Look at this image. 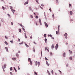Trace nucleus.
<instances>
[{"mask_svg":"<svg viewBox=\"0 0 75 75\" xmlns=\"http://www.w3.org/2000/svg\"><path fill=\"white\" fill-rule=\"evenodd\" d=\"M38 67H40V62H38Z\"/></svg>","mask_w":75,"mask_h":75,"instance_id":"25","label":"nucleus"},{"mask_svg":"<svg viewBox=\"0 0 75 75\" xmlns=\"http://www.w3.org/2000/svg\"><path fill=\"white\" fill-rule=\"evenodd\" d=\"M36 18H38V16H36Z\"/></svg>","mask_w":75,"mask_h":75,"instance_id":"59","label":"nucleus"},{"mask_svg":"<svg viewBox=\"0 0 75 75\" xmlns=\"http://www.w3.org/2000/svg\"><path fill=\"white\" fill-rule=\"evenodd\" d=\"M38 64V62L37 61H36L35 62V65L36 66H37Z\"/></svg>","mask_w":75,"mask_h":75,"instance_id":"14","label":"nucleus"},{"mask_svg":"<svg viewBox=\"0 0 75 75\" xmlns=\"http://www.w3.org/2000/svg\"><path fill=\"white\" fill-rule=\"evenodd\" d=\"M46 64L47 65H48V66H49V65H50V64H48V62H47V61L46 62Z\"/></svg>","mask_w":75,"mask_h":75,"instance_id":"6","label":"nucleus"},{"mask_svg":"<svg viewBox=\"0 0 75 75\" xmlns=\"http://www.w3.org/2000/svg\"><path fill=\"white\" fill-rule=\"evenodd\" d=\"M69 51L70 52V54H72V51H71L70 50H69Z\"/></svg>","mask_w":75,"mask_h":75,"instance_id":"28","label":"nucleus"},{"mask_svg":"<svg viewBox=\"0 0 75 75\" xmlns=\"http://www.w3.org/2000/svg\"><path fill=\"white\" fill-rule=\"evenodd\" d=\"M11 25H13V23L12 22H11Z\"/></svg>","mask_w":75,"mask_h":75,"instance_id":"47","label":"nucleus"},{"mask_svg":"<svg viewBox=\"0 0 75 75\" xmlns=\"http://www.w3.org/2000/svg\"><path fill=\"white\" fill-rule=\"evenodd\" d=\"M54 48V44H52L51 46V48L52 50Z\"/></svg>","mask_w":75,"mask_h":75,"instance_id":"4","label":"nucleus"},{"mask_svg":"<svg viewBox=\"0 0 75 75\" xmlns=\"http://www.w3.org/2000/svg\"><path fill=\"white\" fill-rule=\"evenodd\" d=\"M69 7H71V4H69Z\"/></svg>","mask_w":75,"mask_h":75,"instance_id":"60","label":"nucleus"},{"mask_svg":"<svg viewBox=\"0 0 75 75\" xmlns=\"http://www.w3.org/2000/svg\"><path fill=\"white\" fill-rule=\"evenodd\" d=\"M48 74H49V75H51V74H50V73L49 72H48Z\"/></svg>","mask_w":75,"mask_h":75,"instance_id":"61","label":"nucleus"},{"mask_svg":"<svg viewBox=\"0 0 75 75\" xmlns=\"http://www.w3.org/2000/svg\"><path fill=\"white\" fill-rule=\"evenodd\" d=\"M23 42H24L23 41L22 42L19 43L20 45H21V44H23Z\"/></svg>","mask_w":75,"mask_h":75,"instance_id":"27","label":"nucleus"},{"mask_svg":"<svg viewBox=\"0 0 75 75\" xmlns=\"http://www.w3.org/2000/svg\"><path fill=\"white\" fill-rule=\"evenodd\" d=\"M10 42H11V43H13V41H12V40H11Z\"/></svg>","mask_w":75,"mask_h":75,"instance_id":"41","label":"nucleus"},{"mask_svg":"<svg viewBox=\"0 0 75 75\" xmlns=\"http://www.w3.org/2000/svg\"><path fill=\"white\" fill-rule=\"evenodd\" d=\"M33 43L35 44H36V43H35V41L33 42Z\"/></svg>","mask_w":75,"mask_h":75,"instance_id":"57","label":"nucleus"},{"mask_svg":"<svg viewBox=\"0 0 75 75\" xmlns=\"http://www.w3.org/2000/svg\"><path fill=\"white\" fill-rule=\"evenodd\" d=\"M28 58V61H31V59H30V58Z\"/></svg>","mask_w":75,"mask_h":75,"instance_id":"23","label":"nucleus"},{"mask_svg":"<svg viewBox=\"0 0 75 75\" xmlns=\"http://www.w3.org/2000/svg\"><path fill=\"white\" fill-rule=\"evenodd\" d=\"M45 25L46 26V27H47V28L48 27V24H47V23H46L45 22Z\"/></svg>","mask_w":75,"mask_h":75,"instance_id":"5","label":"nucleus"},{"mask_svg":"<svg viewBox=\"0 0 75 75\" xmlns=\"http://www.w3.org/2000/svg\"><path fill=\"white\" fill-rule=\"evenodd\" d=\"M18 70H20V67H19V66H18Z\"/></svg>","mask_w":75,"mask_h":75,"instance_id":"45","label":"nucleus"},{"mask_svg":"<svg viewBox=\"0 0 75 75\" xmlns=\"http://www.w3.org/2000/svg\"><path fill=\"white\" fill-rule=\"evenodd\" d=\"M28 3V2H26L25 4H27Z\"/></svg>","mask_w":75,"mask_h":75,"instance_id":"37","label":"nucleus"},{"mask_svg":"<svg viewBox=\"0 0 75 75\" xmlns=\"http://www.w3.org/2000/svg\"><path fill=\"white\" fill-rule=\"evenodd\" d=\"M59 27H60V26L59 25L58 26V31H59Z\"/></svg>","mask_w":75,"mask_h":75,"instance_id":"31","label":"nucleus"},{"mask_svg":"<svg viewBox=\"0 0 75 75\" xmlns=\"http://www.w3.org/2000/svg\"><path fill=\"white\" fill-rule=\"evenodd\" d=\"M29 9L30 10H32V9L31 8V7H29Z\"/></svg>","mask_w":75,"mask_h":75,"instance_id":"39","label":"nucleus"},{"mask_svg":"<svg viewBox=\"0 0 75 75\" xmlns=\"http://www.w3.org/2000/svg\"><path fill=\"white\" fill-rule=\"evenodd\" d=\"M45 60H46V61H48V59H47V58H46V57H45Z\"/></svg>","mask_w":75,"mask_h":75,"instance_id":"22","label":"nucleus"},{"mask_svg":"<svg viewBox=\"0 0 75 75\" xmlns=\"http://www.w3.org/2000/svg\"><path fill=\"white\" fill-rule=\"evenodd\" d=\"M13 68L15 70V71L16 72H17V70H16V68L15 67H14Z\"/></svg>","mask_w":75,"mask_h":75,"instance_id":"7","label":"nucleus"},{"mask_svg":"<svg viewBox=\"0 0 75 75\" xmlns=\"http://www.w3.org/2000/svg\"><path fill=\"white\" fill-rule=\"evenodd\" d=\"M52 74H54V71L53 70L52 71Z\"/></svg>","mask_w":75,"mask_h":75,"instance_id":"33","label":"nucleus"},{"mask_svg":"<svg viewBox=\"0 0 75 75\" xmlns=\"http://www.w3.org/2000/svg\"><path fill=\"white\" fill-rule=\"evenodd\" d=\"M65 54H66V53L65 52L63 54V56L64 57H65Z\"/></svg>","mask_w":75,"mask_h":75,"instance_id":"9","label":"nucleus"},{"mask_svg":"<svg viewBox=\"0 0 75 75\" xmlns=\"http://www.w3.org/2000/svg\"><path fill=\"white\" fill-rule=\"evenodd\" d=\"M59 71L60 73H61V74H62V72H61V71L60 70H59Z\"/></svg>","mask_w":75,"mask_h":75,"instance_id":"50","label":"nucleus"},{"mask_svg":"<svg viewBox=\"0 0 75 75\" xmlns=\"http://www.w3.org/2000/svg\"><path fill=\"white\" fill-rule=\"evenodd\" d=\"M66 45H68V43L67 42H66Z\"/></svg>","mask_w":75,"mask_h":75,"instance_id":"62","label":"nucleus"},{"mask_svg":"<svg viewBox=\"0 0 75 75\" xmlns=\"http://www.w3.org/2000/svg\"><path fill=\"white\" fill-rule=\"evenodd\" d=\"M70 14L71 15H72V14H73V13H72V11H71L70 12Z\"/></svg>","mask_w":75,"mask_h":75,"instance_id":"8","label":"nucleus"},{"mask_svg":"<svg viewBox=\"0 0 75 75\" xmlns=\"http://www.w3.org/2000/svg\"><path fill=\"white\" fill-rule=\"evenodd\" d=\"M4 43L5 44H6V45H8V43H7V42L5 41V42H4Z\"/></svg>","mask_w":75,"mask_h":75,"instance_id":"17","label":"nucleus"},{"mask_svg":"<svg viewBox=\"0 0 75 75\" xmlns=\"http://www.w3.org/2000/svg\"><path fill=\"white\" fill-rule=\"evenodd\" d=\"M10 71H12L13 70V68H12V67H11L10 69Z\"/></svg>","mask_w":75,"mask_h":75,"instance_id":"20","label":"nucleus"},{"mask_svg":"<svg viewBox=\"0 0 75 75\" xmlns=\"http://www.w3.org/2000/svg\"><path fill=\"white\" fill-rule=\"evenodd\" d=\"M32 61H30V65H32Z\"/></svg>","mask_w":75,"mask_h":75,"instance_id":"30","label":"nucleus"},{"mask_svg":"<svg viewBox=\"0 0 75 75\" xmlns=\"http://www.w3.org/2000/svg\"><path fill=\"white\" fill-rule=\"evenodd\" d=\"M30 39H31L32 38H33V37H32V36L30 37Z\"/></svg>","mask_w":75,"mask_h":75,"instance_id":"64","label":"nucleus"},{"mask_svg":"<svg viewBox=\"0 0 75 75\" xmlns=\"http://www.w3.org/2000/svg\"><path fill=\"white\" fill-rule=\"evenodd\" d=\"M23 31H24V32H25V29L24 28H23Z\"/></svg>","mask_w":75,"mask_h":75,"instance_id":"29","label":"nucleus"},{"mask_svg":"<svg viewBox=\"0 0 75 75\" xmlns=\"http://www.w3.org/2000/svg\"><path fill=\"white\" fill-rule=\"evenodd\" d=\"M45 43H47V38L45 39Z\"/></svg>","mask_w":75,"mask_h":75,"instance_id":"15","label":"nucleus"},{"mask_svg":"<svg viewBox=\"0 0 75 75\" xmlns=\"http://www.w3.org/2000/svg\"><path fill=\"white\" fill-rule=\"evenodd\" d=\"M39 21L40 24V25H42V24L41 23V20L40 19H39Z\"/></svg>","mask_w":75,"mask_h":75,"instance_id":"3","label":"nucleus"},{"mask_svg":"<svg viewBox=\"0 0 75 75\" xmlns=\"http://www.w3.org/2000/svg\"><path fill=\"white\" fill-rule=\"evenodd\" d=\"M19 32L20 33H21V29H19Z\"/></svg>","mask_w":75,"mask_h":75,"instance_id":"19","label":"nucleus"},{"mask_svg":"<svg viewBox=\"0 0 75 75\" xmlns=\"http://www.w3.org/2000/svg\"><path fill=\"white\" fill-rule=\"evenodd\" d=\"M10 74H11V75H13V73L11 72H10Z\"/></svg>","mask_w":75,"mask_h":75,"instance_id":"42","label":"nucleus"},{"mask_svg":"<svg viewBox=\"0 0 75 75\" xmlns=\"http://www.w3.org/2000/svg\"><path fill=\"white\" fill-rule=\"evenodd\" d=\"M16 57L14 58H12V60H13V61H15L16 60Z\"/></svg>","mask_w":75,"mask_h":75,"instance_id":"11","label":"nucleus"},{"mask_svg":"<svg viewBox=\"0 0 75 75\" xmlns=\"http://www.w3.org/2000/svg\"><path fill=\"white\" fill-rule=\"evenodd\" d=\"M50 54L51 55H52V52H50Z\"/></svg>","mask_w":75,"mask_h":75,"instance_id":"56","label":"nucleus"},{"mask_svg":"<svg viewBox=\"0 0 75 75\" xmlns=\"http://www.w3.org/2000/svg\"><path fill=\"white\" fill-rule=\"evenodd\" d=\"M70 21H73V20H72V19H70Z\"/></svg>","mask_w":75,"mask_h":75,"instance_id":"55","label":"nucleus"},{"mask_svg":"<svg viewBox=\"0 0 75 75\" xmlns=\"http://www.w3.org/2000/svg\"><path fill=\"white\" fill-rule=\"evenodd\" d=\"M70 60H71L72 59V57H71L70 58Z\"/></svg>","mask_w":75,"mask_h":75,"instance_id":"36","label":"nucleus"},{"mask_svg":"<svg viewBox=\"0 0 75 75\" xmlns=\"http://www.w3.org/2000/svg\"><path fill=\"white\" fill-rule=\"evenodd\" d=\"M51 38L52 40H54V38L53 37H52Z\"/></svg>","mask_w":75,"mask_h":75,"instance_id":"54","label":"nucleus"},{"mask_svg":"<svg viewBox=\"0 0 75 75\" xmlns=\"http://www.w3.org/2000/svg\"><path fill=\"white\" fill-rule=\"evenodd\" d=\"M56 34H58V31H56Z\"/></svg>","mask_w":75,"mask_h":75,"instance_id":"35","label":"nucleus"},{"mask_svg":"<svg viewBox=\"0 0 75 75\" xmlns=\"http://www.w3.org/2000/svg\"><path fill=\"white\" fill-rule=\"evenodd\" d=\"M25 46H26V47H29L28 45H27V44H25Z\"/></svg>","mask_w":75,"mask_h":75,"instance_id":"18","label":"nucleus"},{"mask_svg":"<svg viewBox=\"0 0 75 75\" xmlns=\"http://www.w3.org/2000/svg\"><path fill=\"white\" fill-rule=\"evenodd\" d=\"M35 75H38V74H37V73H36V72H35Z\"/></svg>","mask_w":75,"mask_h":75,"instance_id":"38","label":"nucleus"},{"mask_svg":"<svg viewBox=\"0 0 75 75\" xmlns=\"http://www.w3.org/2000/svg\"><path fill=\"white\" fill-rule=\"evenodd\" d=\"M45 51H46L47 50V47H45Z\"/></svg>","mask_w":75,"mask_h":75,"instance_id":"40","label":"nucleus"},{"mask_svg":"<svg viewBox=\"0 0 75 75\" xmlns=\"http://www.w3.org/2000/svg\"><path fill=\"white\" fill-rule=\"evenodd\" d=\"M7 15H8V17H10V15L9 14H8Z\"/></svg>","mask_w":75,"mask_h":75,"instance_id":"43","label":"nucleus"},{"mask_svg":"<svg viewBox=\"0 0 75 75\" xmlns=\"http://www.w3.org/2000/svg\"><path fill=\"white\" fill-rule=\"evenodd\" d=\"M47 36L48 37H52V35H48Z\"/></svg>","mask_w":75,"mask_h":75,"instance_id":"26","label":"nucleus"},{"mask_svg":"<svg viewBox=\"0 0 75 75\" xmlns=\"http://www.w3.org/2000/svg\"><path fill=\"white\" fill-rule=\"evenodd\" d=\"M5 38L6 39H7V38H7L6 36H5Z\"/></svg>","mask_w":75,"mask_h":75,"instance_id":"46","label":"nucleus"},{"mask_svg":"<svg viewBox=\"0 0 75 75\" xmlns=\"http://www.w3.org/2000/svg\"><path fill=\"white\" fill-rule=\"evenodd\" d=\"M44 37H45V38H46L47 37V35H46V34L45 33L44 35Z\"/></svg>","mask_w":75,"mask_h":75,"instance_id":"10","label":"nucleus"},{"mask_svg":"<svg viewBox=\"0 0 75 75\" xmlns=\"http://www.w3.org/2000/svg\"><path fill=\"white\" fill-rule=\"evenodd\" d=\"M31 17L32 18H33V16L31 15Z\"/></svg>","mask_w":75,"mask_h":75,"instance_id":"53","label":"nucleus"},{"mask_svg":"<svg viewBox=\"0 0 75 75\" xmlns=\"http://www.w3.org/2000/svg\"><path fill=\"white\" fill-rule=\"evenodd\" d=\"M4 68H6V64H4Z\"/></svg>","mask_w":75,"mask_h":75,"instance_id":"12","label":"nucleus"},{"mask_svg":"<svg viewBox=\"0 0 75 75\" xmlns=\"http://www.w3.org/2000/svg\"><path fill=\"white\" fill-rule=\"evenodd\" d=\"M18 53H20V51H18Z\"/></svg>","mask_w":75,"mask_h":75,"instance_id":"63","label":"nucleus"},{"mask_svg":"<svg viewBox=\"0 0 75 75\" xmlns=\"http://www.w3.org/2000/svg\"><path fill=\"white\" fill-rule=\"evenodd\" d=\"M18 41L19 42V41H20V39L19 38L18 39Z\"/></svg>","mask_w":75,"mask_h":75,"instance_id":"49","label":"nucleus"},{"mask_svg":"<svg viewBox=\"0 0 75 75\" xmlns=\"http://www.w3.org/2000/svg\"><path fill=\"white\" fill-rule=\"evenodd\" d=\"M12 11L13 12V13L14 14V12L13 11V9L11 8H10Z\"/></svg>","mask_w":75,"mask_h":75,"instance_id":"21","label":"nucleus"},{"mask_svg":"<svg viewBox=\"0 0 75 75\" xmlns=\"http://www.w3.org/2000/svg\"><path fill=\"white\" fill-rule=\"evenodd\" d=\"M2 8L3 10H4V9H5V8L3 6H2Z\"/></svg>","mask_w":75,"mask_h":75,"instance_id":"32","label":"nucleus"},{"mask_svg":"<svg viewBox=\"0 0 75 75\" xmlns=\"http://www.w3.org/2000/svg\"><path fill=\"white\" fill-rule=\"evenodd\" d=\"M25 38H27V35H26V34L25 33Z\"/></svg>","mask_w":75,"mask_h":75,"instance_id":"13","label":"nucleus"},{"mask_svg":"<svg viewBox=\"0 0 75 75\" xmlns=\"http://www.w3.org/2000/svg\"><path fill=\"white\" fill-rule=\"evenodd\" d=\"M33 52H35V49H34V48H33Z\"/></svg>","mask_w":75,"mask_h":75,"instance_id":"44","label":"nucleus"},{"mask_svg":"<svg viewBox=\"0 0 75 75\" xmlns=\"http://www.w3.org/2000/svg\"><path fill=\"white\" fill-rule=\"evenodd\" d=\"M68 65H69L68 64H67L66 65V67H68Z\"/></svg>","mask_w":75,"mask_h":75,"instance_id":"51","label":"nucleus"},{"mask_svg":"<svg viewBox=\"0 0 75 75\" xmlns=\"http://www.w3.org/2000/svg\"><path fill=\"white\" fill-rule=\"evenodd\" d=\"M54 17V14H53L52 15V17Z\"/></svg>","mask_w":75,"mask_h":75,"instance_id":"52","label":"nucleus"},{"mask_svg":"<svg viewBox=\"0 0 75 75\" xmlns=\"http://www.w3.org/2000/svg\"><path fill=\"white\" fill-rule=\"evenodd\" d=\"M2 69H3V70L4 72L5 71V70H4V67H3V66H2Z\"/></svg>","mask_w":75,"mask_h":75,"instance_id":"24","label":"nucleus"},{"mask_svg":"<svg viewBox=\"0 0 75 75\" xmlns=\"http://www.w3.org/2000/svg\"><path fill=\"white\" fill-rule=\"evenodd\" d=\"M16 57H18L19 56H18V54H16Z\"/></svg>","mask_w":75,"mask_h":75,"instance_id":"34","label":"nucleus"},{"mask_svg":"<svg viewBox=\"0 0 75 75\" xmlns=\"http://www.w3.org/2000/svg\"><path fill=\"white\" fill-rule=\"evenodd\" d=\"M35 0L36 1V2H37L38 3V0Z\"/></svg>","mask_w":75,"mask_h":75,"instance_id":"48","label":"nucleus"},{"mask_svg":"<svg viewBox=\"0 0 75 75\" xmlns=\"http://www.w3.org/2000/svg\"><path fill=\"white\" fill-rule=\"evenodd\" d=\"M13 12H16V10H14V9L13 10Z\"/></svg>","mask_w":75,"mask_h":75,"instance_id":"58","label":"nucleus"},{"mask_svg":"<svg viewBox=\"0 0 75 75\" xmlns=\"http://www.w3.org/2000/svg\"><path fill=\"white\" fill-rule=\"evenodd\" d=\"M58 44L57 43L55 46V49L56 50H57V49H58Z\"/></svg>","mask_w":75,"mask_h":75,"instance_id":"2","label":"nucleus"},{"mask_svg":"<svg viewBox=\"0 0 75 75\" xmlns=\"http://www.w3.org/2000/svg\"><path fill=\"white\" fill-rule=\"evenodd\" d=\"M64 35V36H65V38H66V39H67V38H68V37H67V36L68 35V34H67V33H66Z\"/></svg>","mask_w":75,"mask_h":75,"instance_id":"1","label":"nucleus"},{"mask_svg":"<svg viewBox=\"0 0 75 75\" xmlns=\"http://www.w3.org/2000/svg\"><path fill=\"white\" fill-rule=\"evenodd\" d=\"M6 50V51H8V49L7 48V47H5Z\"/></svg>","mask_w":75,"mask_h":75,"instance_id":"16","label":"nucleus"}]
</instances>
